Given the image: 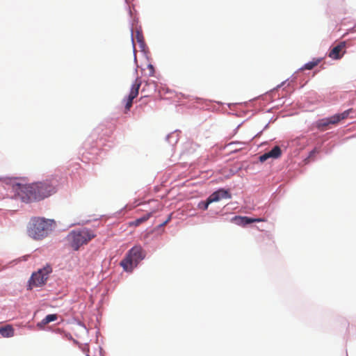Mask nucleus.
Listing matches in <instances>:
<instances>
[{"instance_id": "2", "label": "nucleus", "mask_w": 356, "mask_h": 356, "mask_svg": "<svg viewBox=\"0 0 356 356\" xmlns=\"http://www.w3.org/2000/svg\"><path fill=\"white\" fill-rule=\"evenodd\" d=\"M56 222L40 217L32 218L28 227L29 235L35 240H42L53 231Z\"/></svg>"}, {"instance_id": "21", "label": "nucleus", "mask_w": 356, "mask_h": 356, "mask_svg": "<svg viewBox=\"0 0 356 356\" xmlns=\"http://www.w3.org/2000/svg\"><path fill=\"white\" fill-rule=\"evenodd\" d=\"M148 68L149 69V70H150V72H151V75H152V74H153V73H154V69L153 65H151V64H149V65H148Z\"/></svg>"}, {"instance_id": "15", "label": "nucleus", "mask_w": 356, "mask_h": 356, "mask_svg": "<svg viewBox=\"0 0 356 356\" xmlns=\"http://www.w3.org/2000/svg\"><path fill=\"white\" fill-rule=\"evenodd\" d=\"M332 121V116L329 118H326V119H323L321 120H320L318 122V127L319 129H325V128L328 126L329 124H332V122H331Z\"/></svg>"}, {"instance_id": "22", "label": "nucleus", "mask_w": 356, "mask_h": 356, "mask_svg": "<svg viewBox=\"0 0 356 356\" xmlns=\"http://www.w3.org/2000/svg\"><path fill=\"white\" fill-rule=\"evenodd\" d=\"M315 152H316V150H315V149H314L313 151H312V152H310V155H309V156H312L313 154H315Z\"/></svg>"}, {"instance_id": "8", "label": "nucleus", "mask_w": 356, "mask_h": 356, "mask_svg": "<svg viewBox=\"0 0 356 356\" xmlns=\"http://www.w3.org/2000/svg\"><path fill=\"white\" fill-rule=\"evenodd\" d=\"M231 197L230 193L225 189H219L213 193L209 197V202H218L222 199H228Z\"/></svg>"}, {"instance_id": "13", "label": "nucleus", "mask_w": 356, "mask_h": 356, "mask_svg": "<svg viewBox=\"0 0 356 356\" xmlns=\"http://www.w3.org/2000/svg\"><path fill=\"white\" fill-rule=\"evenodd\" d=\"M350 112V110H347L341 114H337V115L332 116L331 122H332L333 124H335L338 123L339 121H341V120L346 119L348 116Z\"/></svg>"}, {"instance_id": "18", "label": "nucleus", "mask_w": 356, "mask_h": 356, "mask_svg": "<svg viewBox=\"0 0 356 356\" xmlns=\"http://www.w3.org/2000/svg\"><path fill=\"white\" fill-rule=\"evenodd\" d=\"M211 202H209V198H208L207 202H201L200 204V207L203 209L204 210H206V209H207L209 204H211Z\"/></svg>"}, {"instance_id": "12", "label": "nucleus", "mask_w": 356, "mask_h": 356, "mask_svg": "<svg viewBox=\"0 0 356 356\" xmlns=\"http://www.w3.org/2000/svg\"><path fill=\"white\" fill-rule=\"evenodd\" d=\"M0 334L3 337H11L14 335V329L12 325H7L0 327Z\"/></svg>"}, {"instance_id": "10", "label": "nucleus", "mask_w": 356, "mask_h": 356, "mask_svg": "<svg viewBox=\"0 0 356 356\" xmlns=\"http://www.w3.org/2000/svg\"><path fill=\"white\" fill-rule=\"evenodd\" d=\"M345 42H341L337 46H335L329 53V57L332 59H340L343 54H341L342 50L345 48Z\"/></svg>"}, {"instance_id": "5", "label": "nucleus", "mask_w": 356, "mask_h": 356, "mask_svg": "<svg viewBox=\"0 0 356 356\" xmlns=\"http://www.w3.org/2000/svg\"><path fill=\"white\" fill-rule=\"evenodd\" d=\"M52 272V268L49 264H47L44 267L39 269L37 272L33 273L29 280V286L39 287L45 284L48 280L49 275Z\"/></svg>"}, {"instance_id": "19", "label": "nucleus", "mask_w": 356, "mask_h": 356, "mask_svg": "<svg viewBox=\"0 0 356 356\" xmlns=\"http://www.w3.org/2000/svg\"><path fill=\"white\" fill-rule=\"evenodd\" d=\"M268 158H270V156L267 152V153H265L264 154L260 156L259 160H260V161L264 162V161H266Z\"/></svg>"}, {"instance_id": "16", "label": "nucleus", "mask_w": 356, "mask_h": 356, "mask_svg": "<svg viewBox=\"0 0 356 356\" xmlns=\"http://www.w3.org/2000/svg\"><path fill=\"white\" fill-rule=\"evenodd\" d=\"M321 62V59H316L306 63L302 70H312L314 67L317 66Z\"/></svg>"}, {"instance_id": "4", "label": "nucleus", "mask_w": 356, "mask_h": 356, "mask_svg": "<svg viewBox=\"0 0 356 356\" xmlns=\"http://www.w3.org/2000/svg\"><path fill=\"white\" fill-rule=\"evenodd\" d=\"M145 257V254L143 248L140 245H135L128 251L120 264L124 270L132 272Z\"/></svg>"}, {"instance_id": "7", "label": "nucleus", "mask_w": 356, "mask_h": 356, "mask_svg": "<svg viewBox=\"0 0 356 356\" xmlns=\"http://www.w3.org/2000/svg\"><path fill=\"white\" fill-rule=\"evenodd\" d=\"M161 209V206L160 204H157L156 208L151 210L149 212L147 213L145 215L142 216L141 218H137L136 220L129 222V227H138L140 225H141L143 222H145L147 221L154 213H156L158 211Z\"/></svg>"}, {"instance_id": "3", "label": "nucleus", "mask_w": 356, "mask_h": 356, "mask_svg": "<svg viewBox=\"0 0 356 356\" xmlns=\"http://www.w3.org/2000/svg\"><path fill=\"white\" fill-rule=\"evenodd\" d=\"M96 236L90 229L82 228L71 231L66 236L68 245L74 250H78L81 246L87 244Z\"/></svg>"}, {"instance_id": "23", "label": "nucleus", "mask_w": 356, "mask_h": 356, "mask_svg": "<svg viewBox=\"0 0 356 356\" xmlns=\"http://www.w3.org/2000/svg\"><path fill=\"white\" fill-rule=\"evenodd\" d=\"M146 96L140 97V100H142L143 98H145Z\"/></svg>"}, {"instance_id": "17", "label": "nucleus", "mask_w": 356, "mask_h": 356, "mask_svg": "<svg viewBox=\"0 0 356 356\" xmlns=\"http://www.w3.org/2000/svg\"><path fill=\"white\" fill-rule=\"evenodd\" d=\"M57 318L58 317L56 314H49L44 319H42L41 323L44 325H46L50 322L56 321Z\"/></svg>"}, {"instance_id": "9", "label": "nucleus", "mask_w": 356, "mask_h": 356, "mask_svg": "<svg viewBox=\"0 0 356 356\" xmlns=\"http://www.w3.org/2000/svg\"><path fill=\"white\" fill-rule=\"evenodd\" d=\"M233 220L238 225L241 226H245L248 224L256 222H264L265 220L264 218H252L248 216H235L233 218Z\"/></svg>"}, {"instance_id": "1", "label": "nucleus", "mask_w": 356, "mask_h": 356, "mask_svg": "<svg viewBox=\"0 0 356 356\" xmlns=\"http://www.w3.org/2000/svg\"><path fill=\"white\" fill-rule=\"evenodd\" d=\"M56 184L57 181L53 179L31 184H15L13 185V190L15 197L19 198L24 202H29L43 200L55 193Z\"/></svg>"}, {"instance_id": "11", "label": "nucleus", "mask_w": 356, "mask_h": 356, "mask_svg": "<svg viewBox=\"0 0 356 356\" xmlns=\"http://www.w3.org/2000/svg\"><path fill=\"white\" fill-rule=\"evenodd\" d=\"M134 38L137 40V42L140 44V46L144 45V38L143 35V33L140 29H136L135 31V36L134 35V31L131 30V41L133 43V47L135 49L134 44Z\"/></svg>"}, {"instance_id": "14", "label": "nucleus", "mask_w": 356, "mask_h": 356, "mask_svg": "<svg viewBox=\"0 0 356 356\" xmlns=\"http://www.w3.org/2000/svg\"><path fill=\"white\" fill-rule=\"evenodd\" d=\"M268 154L270 158L277 159L281 156L282 151L279 146H275Z\"/></svg>"}, {"instance_id": "6", "label": "nucleus", "mask_w": 356, "mask_h": 356, "mask_svg": "<svg viewBox=\"0 0 356 356\" xmlns=\"http://www.w3.org/2000/svg\"><path fill=\"white\" fill-rule=\"evenodd\" d=\"M141 86V81L137 78L133 83L130 93L127 99L125 108L129 111L132 106L133 100L138 96L140 87Z\"/></svg>"}, {"instance_id": "20", "label": "nucleus", "mask_w": 356, "mask_h": 356, "mask_svg": "<svg viewBox=\"0 0 356 356\" xmlns=\"http://www.w3.org/2000/svg\"><path fill=\"white\" fill-rule=\"evenodd\" d=\"M171 220V216H168L166 220H165L162 224H161V227L166 225Z\"/></svg>"}]
</instances>
